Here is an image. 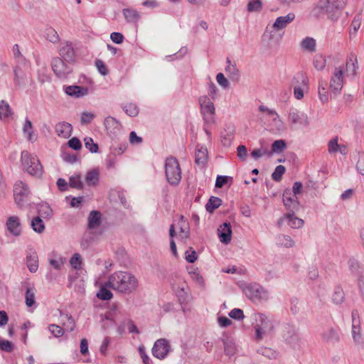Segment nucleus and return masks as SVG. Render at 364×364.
<instances>
[{"label": "nucleus", "instance_id": "48", "mask_svg": "<svg viewBox=\"0 0 364 364\" xmlns=\"http://www.w3.org/2000/svg\"><path fill=\"white\" fill-rule=\"evenodd\" d=\"M106 282L102 286L97 294V296L102 300H109L112 298V293L107 289Z\"/></svg>", "mask_w": 364, "mask_h": 364}, {"label": "nucleus", "instance_id": "57", "mask_svg": "<svg viewBox=\"0 0 364 364\" xmlns=\"http://www.w3.org/2000/svg\"><path fill=\"white\" fill-rule=\"evenodd\" d=\"M186 260L189 263H193L198 258L196 252L192 248L189 247L185 252Z\"/></svg>", "mask_w": 364, "mask_h": 364}, {"label": "nucleus", "instance_id": "11", "mask_svg": "<svg viewBox=\"0 0 364 364\" xmlns=\"http://www.w3.org/2000/svg\"><path fill=\"white\" fill-rule=\"evenodd\" d=\"M201 112L206 122L213 121L215 114V107L213 101L207 95H203L198 99Z\"/></svg>", "mask_w": 364, "mask_h": 364}, {"label": "nucleus", "instance_id": "6", "mask_svg": "<svg viewBox=\"0 0 364 364\" xmlns=\"http://www.w3.org/2000/svg\"><path fill=\"white\" fill-rule=\"evenodd\" d=\"M165 173L167 181L171 186H177L181 180V170L178 161L173 156L165 161Z\"/></svg>", "mask_w": 364, "mask_h": 364}, {"label": "nucleus", "instance_id": "37", "mask_svg": "<svg viewBox=\"0 0 364 364\" xmlns=\"http://www.w3.org/2000/svg\"><path fill=\"white\" fill-rule=\"evenodd\" d=\"M314 67L317 70H322L324 69L326 65V59L322 54H316L313 59Z\"/></svg>", "mask_w": 364, "mask_h": 364}, {"label": "nucleus", "instance_id": "27", "mask_svg": "<svg viewBox=\"0 0 364 364\" xmlns=\"http://www.w3.org/2000/svg\"><path fill=\"white\" fill-rule=\"evenodd\" d=\"M179 228V237L181 240L186 242V240L190 237V228L188 222L185 220L184 217L181 215L178 223Z\"/></svg>", "mask_w": 364, "mask_h": 364}, {"label": "nucleus", "instance_id": "5", "mask_svg": "<svg viewBox=\"0 0 364 364\" xmlns=\"http://www.w3.org/2000/svg\"><path fill=\"white\" fill-rule=\"evenodd\" d=\"M21 159L22 166L26 172L36 177L42 176L43 167L36 156L32 155L28 151H23Z\"/></svg>", "mask_w": 364, "mask_h": 364}, {"label": "nucleus", "instance_id": "39", "mask_svg": "<svg viewBox=\"0 0 364 364\" xmlns=\"http://www.w3.org/2000/svg\"><path fill=\"white\" fill-rule=\"evenodd\" d=\"M38 214L43 218H50L53 215V210L48 203H41L38 207Z\"/></svg>", "mask_w": 364, "mask_h": 364}, {"label": "nucleus", "instance_id": "23", "mask_svg": "<svg viewBox=\"0 0 364 364\" xmlns=\"http://www.w3.org/2000/svg\"><path fill=\"white\" fill-rule=\"evenodd\" d=\"M208 149L203 146L198 145L195 154V162L197 165L204 166L208 161Z\"/></svg>", "mask_w": 364, "mask_h": 364}, {"label": "nucleus", "instance_id": "10", "mask_svg": "<svg viewBox=\"0 0 364 364\" xmlns=\"http://www.w3.org/2000/svg\"><path fill=\"white\" fill-rule=\"evenodd\" d=\"M30 190L28 185L23 181H17L14 188V196L16 204L20 208L28 201Z\"/></svg>", "mask_w": 364, "mask_h": 364}, {"label": "nucleus", "instance_id": "49", "mask_svg": "<svg viewBox=\"0 0 364 364\" xmlns=\"http://www.w3.org/2000/svg\"><path fill=\"white\" fill-rule=\"evenodd\" d=\"M361 24V16L357 15L354 17L350 28V35L355 34Z\"/></svg>", "mask_w": 364, "mask_h": 364}, {"label": "nucleus", "instance_id": "9", "mask_svg": "<svg viewBox=\"0 0 364 364\" xmlns=\"http://www.w3.org/2000/svg\"><path fill=\"white\" fill-rule=\"evenodd\" d=\"M243 291L250 299L257 301L267 300L269 298V294L261 285L254 283L247 284Z\"/></svg>", "mask_w": 364, "mask_h": 364}, {"label": "nucleus", "instance_id": "24", "mask_svg": "<svg viewBox=\"0 0 364 364\" xmlns=\"http://www.w3.org/2000/svg\"><path fill=\"white\" fill-rule=\"evenodd\" d=\"M224 346V353L226 355L231 357L236 353L237 347L234 339L229 336H224L222 338Z\"/></svg>", "mask_w": 364, "mask_h": 364}, {"label": "nucleus", "instance_id": "58", "mask_svg": "<svg viewBox=\"0 0 364 364\" xmlns=\"http://www.w3.org/2000/svg\"><path fill=\"white\" fill-rule=\"evenodd\" d=\"M105 126L107 129H116L119 126V122L114 117H107L105 119Z\"/></svg>", "mask_w": 364, "mask_h": 364}, {"label": "nucleus", "instance_id": "40", "mask_svg": "<svg viewBox=\"0 0 364 364\" xmlns=\"http://www.w3.org/2000/svg\"><path fill=\"white\" fill-rule=\"evenodd\" d=\"M69 186L71 188L81 190L84 187V184L82 181L81 176L80 174H74L69 178Z\"/></svg>", "mask_w": 364, "mask_h": 364}, {"label": "nucleus", "instance_id": "1", "mask_svg": "<svg viewBox=\"0 0 364 364\" xmlns=\"http://www.w3.org/2000/svg\"><path fill=\"white\" fill-rule=\"evenodd\" d=\"M357 69V57L354 54L349 56L345 65L335 67L330 79L331 92L334 95L339 94L343 88L345 73L346 76H354Z\"/></svg>", "mask_w": 364, "mask_h": 364}, {"label": "nucleus", "instance_id": "32", "mask_svg": "<svg viewBox=\"0 0 364 364\" xmlns=\"http://www.w3.org/2000/svg\"><path fill=\"white\" fill-rule=\"evenodd\" d=\"M257 353L270 360H275L279 357V353L277 351L267 347L259 348L257 350Z\"/></svg>", "mask_w": 364, "mask_h": 364}, {"label": "nucleus", "instance_id": "33", "mask_svg": "<svg viewBox=\"0 0 364 364\" xmlns=\"http://www.w3.org/2000/svg\"><path fill=\"white\" fill-rule=\"evenodd\" d=\"M322 338L325 341L333 343L339 340L338 334L333 328H328L322 334Z\"/></svg>", "mask_w": 364, "mask_h": 364}, {"label": "nucleus", "instance_id": "4", "mask_svg": "<svg viewBox=\"0 0 364 364\" xmlns=\"http://www.w3.org/2000/svg\"><path fill=\"white\" fill-rule=\"evenodd\" d=\"M254 328L255 329V339L261 341L272 334L274 326L264 314H255Z\"/></svg>", "mask_w": 364, "mask_h": 364}, {"label": "nucleus", "instance_id": "8", "mask_svg": "<svg viewBox=\"0 0 364 364\" xmlns=\"http://www.w3.org/2000/svg\"><path fill=\"white\" fill-rule=\"evenodd\" d=\"M50 65L53 73L59 78H66L73 72V63L59 57L53 58Z\"/></svg>", "mask_w": 364, "mask_h": 364}, {"label": "nucleus", "instance_id": "61", "mask_svg": "<svg viewBox=\"0 0 364 364\" xmlns=\"http://www.w3.org/2000/svg\"><path fill=\"white\" fill-rule=\"evenodd\" d=\"M251 155L255 160H257L262 156H264V155L270 156L271 152L266 149H254L251 152Z\"/></svg>", "mask_w": 364, "mask_h": 364}, {"label": "nucleus", "instance_id": "34", "mask_svg": "<svg viewBox=\"0 0 364 364\" xmlns=\"http://www.w3.org/2000/svg\"><path fill=\"white\" fill-rule=\"evenodd\" d=\"M221 204L222 200L220 198L211 196L205 205V209L208 213H212L215 209L219 208Z\"/></svg>", "mask_w": 364, "mask_h": 364}, {"label": "nucleus", "instance_id": "12", "mask_svg": "<svg viewBox=\"0 0 364 364\" xmlns=\"http://www.w3.org/2000/svg\"><path fill=\"white\" fill-rule=\"evenodd\" d=\"M170 350L169 341L165 338H159L155 341L151 352L155 358L163 360L167 356Z\"/></svg>", "mask_w": 364, "mask_h": 364}, {"label": "nucleus", "instance_id": "38", "mask_svg": "<svg viewBox=\"0 0 364 364\" xmlns=\"http://www.w3.org/2000/svg\"><path fill=\"white\" fill-rule=\"evenodd\" d=\"M99 181V173L97 170L88 171L85 176V181L88 186H95Z\"/></svg>", "mask_w": 364, "mask_h": 364}, {"label": "nucleus", "instance_id": "50", "mask_svg": "<svg viewBox=\"0 0 364 364\" xmlns=\"http://www.w3.org/2000/svg\"><path fill=\"white\" fill-rule=\"evenodd\" d=\"M262 8V3L260 0H253L248 3L247 10L250 12H258Z\"/></svg>", "mask_w": 364, "mask_h": 364}, {"label": "nucleus", "instance_id": "16", "mask_svg": "<svg viewBox=\"0 0 364 364\" xmlns=\"http://www.w3.org/2000/svg\"><path fill=\"white\" fill-rule=\"evenodd\" d=\"M284 222L291 228H300L304 225V220L297 218L294 212H289L278 220V225L281 226Z\"/></svg>", "mask_w": 364, "mask_h": 364}, {"label": "nucleus", "instance_id": "52", "mask_svg": "<svg viewBox=\"0 0 364 364\" xmlns=\"http://www.w3.org/2000/svg\"><path fill=\"white\" fill-rule=\"evenodd\" d=\"M286 148V143L284 140H276L272 145V152L279 153Z\"/></svg>", "mask_w": 364, "mask_h": 364}, {"label": "nucleus", "instance_id": "54", "mask_svg": "<svg viewBox=\"0 0 364 364\" xmlns=\"http://www.w3.org/2000/svg\"><path fill=\"white\" fill-rule=\"evenodd\" d=\"M26 304L28 307H31L36 302L35 301V293L31 289H27L26 291Z\"/></svg>", "mask_w": 364, "mask_h": 364}, {"label": "nucleus", "instance_id": "28", "mask_svg": "<svg viewBox=\"0 0 364 364\" xmlns=\"http://www.w3.org/2000/svg\"><path fill=\"white\" fill-rule=\"evenodd\" d=\"M227 64L225 70L229 78L233 82H238L240 79V75L236 65L231 63L228 58H227Z\"/></svg>", "mask_w": 364, "mask_h": 364}, {"label": "nucleus", "instance_id": "62", "mask_svg": "<svg viewBox=\"0 0 364 364\" xmlns=\"http://www.w3.org/2000/svg\"><path fill=\"white\" fill-rule=\"evenodd\" d=\"M259 110L262 112H265L267 115L272 117V119L274 121L279 117V115L275 110L271 109L264 105H259Z\"/></svg>", "mask_w": 364, "mask_h": 364}, {"label": "nucleus", "instance_id": "53", "mask_svg": "<svg viewBox=\"0 0 364 364\" xmlns=\"http://www.w3.org/2000/svg\"><path fill=\"white\" fill-rule=\"evenodd\" d=\"M285 172V167L282 165H279L276 167L274 171L272 174V178L275 181H279L282 179V175Z\"/></svg>", "mask_w": 364, "mask_h": 364}, {"label": "nucleus", "instance_id": "47", "mask_svg": "<svg viewBox=\"0 0 364 364\" xmlns=\"http://www.w3.org/2000/svg\"><path fill=\"white\" fill-rule=\"evenodd\" d=\"M123 110L129 117H134L139 114V108L134 103H128L122 106Z\"/></svg>", "mask_w": 364, "mask_h": 364}, {"label": "nucleus", "instance_id": "63", "mask_svg": "<svg viewBox=\"0 0 364 364\" xmlns=\"http://www.w3.org/2000/svg\"><path fill=\"white\" fill-rule=\"evenodd\" d=\"M237 155L241 161H245L247 156V147L245 145H239L237 148Z\"/></svg>", "mask_w": 364, "mask_h": 364}, {"label": "nucleus", "instance_id": "13", "mask_svg": "<svg viewBox=\"0 0 364 364\" xmlns=\"http://www.w3.org/2000/svg\"><path fill=\"white\" fill-rule=\"evenodd\" d=\"M351 318V335L353 340L357 345H361L363 343L361 333V322L360 320L358 311L357 310H353L352 311Z\"/></svg>", "mask_w": 364, "mask_h": 364}, {"label": "nucleus", "instance_id": "18", "mask_svg": "<svg viewBox=\"0 0 364 364\" xmlns=\"http://www.w3.org/2000/svg\"><path fill=\"white\" fill-rule=\"evenodd\" d=\"M6 225L12 235L17 237L21 234V225L18 217L16 215L9 217Z\"/></svg>", "mask_w": 364, "mask_h": 364}, {"label": "nucleus", "instance_id": "14", "mask_svg": "<svg viewBox=\"0 0 364 364\" xmlns=\"http://www.w3.org/2000/svg\"><path fill=\"white\" fill-rule=\"evenodd\" d=\"M294 81L299 83L301 85L295 86L294 95L295 98L301 100L304 97V90L308 88L309 77L303 73H297L294 77Z\"/></svg>", "mask_w": 364, "mask_h": 364}, {"label": "nucleus", "instance_id": "36", "mask_svg": "<svg viewBox=\"0 0 364 364\" xmlns=\"http://www.w3.org/2000/svg\"><path fill=\"white\" fill-rule=\"evenodd\" d=\"M23 132L26 135V139L28 141H33L36 139L33 135L32 122L28 118L26 119L25 123L23 126Z\"/></svg>", "mask_w": 364, "mask_h": 364}, {"label": "nucleus", "instance_id": "15", "mask_svg": "<svg viewBox=\"0 0 364 364\" xmlns=\"http://www.w3.org/2000/svg\"><path fill=\"white\" fill-rule=\"evenodd\" d=\"M58 53L62 59L74 64L75 62V51L70 42L65 41L60 44Z\"/></svg>", "mask_w": 364, "mask_h": 364}, {"label": "nucleus", "instance_id": "59", "mask_svg": "<svg viewBox=\"0 0 364 364\" xmlns=\"http://www.w3.org/2000/svg\"><path fill=\"white\" fill-rule=\"evenodd\" d=\"M85 146L92 153H97L98 151V145L94 143L93 140L90 137H86L85 139Z\"/></svg>", "mask_w": 364, "mask_h": 364}, {"label": "nucleus", "instance_id": "46", "mask_svg": "<svg viewBox=\"0 0 364 364\" xmlns=\"http://www.w3.org/2000/svg\"><path fill=\"white\" fill-rule=\"evenodd\" d=\"M27 267L32 273L36 272L38 268V261L36 255H30L27 257Z\"/></svg>", "mask_w": 364, "mask_h": 364}, {"label": "nucleus", "instance_id": "17", "mask_svg": "<svg viewBox=\"0 0 364 364\" xmlns=\"http://www.w3.org/2000/svg\"><path fill=\"white\" fill-rule=\"evenodd\" d=\"M283 203L290 212L298 210L299 203L296 196L292 195L290 190H285L283 193Z\"/></svg>", "mask_w": 364, "mask_h": 364}, {"label": "nucleus", "instance_id": "2", "mask_svg": "<svg viewBox=\"0 0 364 364\" xmlns=\"http://www.w3.org/2000/svg\"><path fill=\"white\" fill-rule=\"evenodd\" d=\"M106 286L119 293L129 294L137 289L139 281L131 272L119 271L109 277Z\"/></svg>", "mask_w": 364, "mask_h": 364}, {"label": "nucleus", "instance_id": "41", "mask_svg": "<svg viewBox=\"0 0 364 364\" xmlns=\"http://www.w3.org/2000/svg\"><path fill=\"white\" fill-rule=\"evenodd\" d=\"M11 109L8 102L4 100H1L0 102V119H5L11 116Z\"/></svg>", "mask_w": 364, "mask_h": 364}, {"label": "nucleus", "instance_id": "29", "mask_svg": "<svg viewBox=\"0 0 364 364\" xmlns=\"http://www.w3.org/2000/svg\"><path fill=\"white\" fill-rule=\"evenodd\" d=\"M276 244L278 246L284 247H292L294 245V242L292 238L287 235L279 234L276 236Z\"/></svg>", "mask_w": 364, "mask_h": 364}, {"label": "nucleus", "instance_id": "64", "mask_svg": "<svg viewBox=\"0 0 364 364\" xmlns=\"http://www.w3.org/2000/svg\"><path fill=\"white\" fill-rule=\"evenodd\" d=\"M356 168L360 174L364 175V153L359 154Z\"/></svg>", "mask_w": 364, "mask_h": 364}, {"label": "nucleus", "instance_id": "60", "mask_svg": "<svg viewBox=\"0 0 364 364\" xmlns=\"http://www.w3.org/2000/svg\"><path fill=\"white\" fill-rule=\"evenodd\" d=\"M229 316L230 318L238 321H241L245 318L243 311L237 308L231 310L229 313Z\"/></svg>", "mask_w": 364, "mask_h": 364}, {"label": "nucleus", "instance_id": "45", "mask_svg": "<svg viewBox=\"0 0 364 364\" xmlns=\"http://www.w3.org/2000/svg\"><path fill=\"white\" fill-rule=\"evenodd\" d=\"M344 292L340 287L335 288L332 295V301L336 304H340L344 301Z\"/></svg>", "mask_w": 364, "mask_h": 364}, {"label": "nucleus", "instance_id": "25", "mask_svg": "<svg viewBox=\"0 0 364 364\" xmlns=\"http://www.w3.org/2000/svg\"><path fill=\"white\" fill-rule=\"evenodd\" d=\"M72 125L65 122H59L55 125V132L59 136L68 138L72 134Z\"/></svg>", "mask_w": 364, "mask_h": 364}, {"label": "nucleus", "instance_id": "44", "mask_svg": "<svg viewBox=\"0 0 364 364\" xmlns=\"http://www.w3.org/2000/svg\"><path fill=\"white\" fill-rule=\"evenodd\" d=\"M31 228L36 232L41 233L45 230V225L40 217H36L31 220Z\"/></svg>", "mask_w": 364, "mask_h": 364}, {"label": "nucleus", "instance_id": "22", "mask_svg": "<svg viewBox=\"0 0 364 364\" xmlns=\"http://www.w3.org/2000/svg\"><path fill=\"white\" fill-rule=\"evenodd\" d=\"M65 93L71 97L80 98L88 94V89L78 85H69L65 87Z\"/></svg>", "mask_w": 364, "mask_h": 364}, {"label": "nucleus", "instance_id": "51", "mask_svg": "<svg viewBox=\"0 0 364 364\" xmlns=\"http://www.w3.org/2000/svg\"><path fill=\"white\" fill-rule=\"evenodd\" d=\"M70 264L73 269L77 270L80 269L82 264L80 255L78 253L74 254V255L70 259Z\"/></svg>", "mask_w": 364, "mask_h": 364}, {"label": "nucleus", "instance_id": "21", "mask_svg": "<svg viewBox=\"0 0 364 364\" xmlns=\"http://www.w3.org/2000/svg\"><path fill=\"white\" fill-rule=\"evenodd\" d=\"M295 18V14L292 12L286 16L278 17L272 25L273 28L278 31L284 29L288 24L291 23Z\"/></svg>", "mask_w": 364, "mask_h": 364}, {"label": "nucleus", "instance_id": "55", "mask_svg": "<svg viewBox=\"0 0 364 364\" xmlns=\"http://www.w3.org/2000/svg\"><path fill=\"white\" fill-rule=\"evenodd\" d=\"M49 331L56 338L60 337L64 333V328L55 325V324H50L48 326Z\"/></svg>", "mask_w": 364, "mask_h": 364}, {"label": "nucleus", "instance_id": "35", "mask_svg": "<svg viewBox=\"0 0 364 364\" xmlns=\"http://www.w3.org/2000/svg\"><path fill=\"white\" fill-rule=\"evenodd\" d=\"M123 14L126 20L129 23H136L140 17L139 12L132 9H123Z\"/></svg>", "mask_w": 364, "mask_h": 364}, {"label": "nucleus", "instance_id": "31", "mask_svg": "<svg viewBox=\"0 0 364 364\" xmlns=\"http://www.w3.org/2000/svg\"><path fill=\"white\" fill-rule=\"evenodd\" d=\"M88 228L95 229L100 224V213L98 211L92 210L90 212L88 218Z\"/></svg>", "mask_w": 364, "mask_h": 364}, {"label": "nucleus", "instance_id": "26", "mask_svg": "<svg viewBox=\"0 0 364 364\" xmlns=\"http://www.w3.org/2000/svg\"><path fill=\"white\" fill-rule=\"evenodd\" d=\"M300 48L306 52L313 53L316 50V41L312 37H305L300 43Z\"/></svg>", "mask_w": 364, "mask_h": 364}, {"label": "nucleus", "instance_id": "7", "mask_svg": "<svg viewBox=\"0 0 364 364\" xmlns=\"http://www.w3.org/2000/svg\"><path fill=\"white\" fill-rule=\"evenodd\" d=\"M282 338L286 343L293 349H300L302 346V341L297 329L293 325L286 324L284 326Z\"/></svg>", "mask_w": 364, "mask_h": 364}, {"label": "nucleus", "instance_id": "3", "mask_svg": "<svg viewBox=\"0 0 364 364\" xmlns=\"http://www.w3.org/2000/svg\"><path fill=\"white\" fill-rule=\"evenodd\" d=\"M346 4V0H319L314 11L317 15L326 14L330 20L335 21Z\"/></svg>", "mask_w": 364, "mask_h": 364}, {"label": "nucleus", "instance_id": "20", "mask_svg": "<svg viewBox=\"0 0 364 364\" xmlns=\"http://www.w3.org/2000/svg\"><path fill=\"white\" fill-rule=\"evenodd\" d=\"M289 119L293 124H299L304 126L309 124L308 116L305 113L298 111L296 109H290Z\"/></svg>", "mask_w": 364, "mask_h": 364}, {"label": "nucleus", "instance_id": "30", "mask_svg": "<svg viewBox=\"0 0 364 364\" xmlns=\"http://www.w3.org/2000/svg\"><path fill=\"white\" fill-rule=\"evenodd\" d=\"M329 86L325 80H320L318 87V94L320 100L322 102H326L328 100Z\"/></svg>", "mask_w": 364, "mask_h": 364}, {"label": "nucleus", "instance_id": "56", "mask_svg": "<svg viewBox=\"0 0 364 364\" xmlns=\"http://www.w3.org/2000/svg\"><path fill=\"white\" fill-rule=\"evenodd\" d=\"M339 144L338 137H334L328 143V151L330 154H334L338 151Z\"/></svg>", "mask_w": 364, "mask_h": 364}, {"label": "nucleus", "instance_id": "42", "mask_svg": "<svg viewBox=\"0 0 364 364\" xmlns=\"http://www.w3.org/2000/svg\"><path fill=\"white\" fill-rule=\"evenodd\" d=\"M48 262L55 269L60 270L66 262V259L63 257H50Z\"/></svg>", "mask_w": 364, "mask_h": 364}, {"label": "nucleus", "instance_id": "19", "mask_svg": "<svg viewBox=\"0 0 364 364\" xmlns=\"http://www.w3.org/2000/svg\"><path fill=\"white\" fill-rule=\"evenodd\" d=\"M218 235L220 240L223 244H228L232 239V229L230 223L225 222L218 229Z\"/></svg>", "mask_w": 364, "mask_h": 364}, {"label": "nucleus", "instance_id": "43", "mask_svg": "<svg viewBox=\"0 0 364 364\" xmlns=\"http://www.w3.org/2000/svg\"><path fill=\"white\" fill-rule=\"evenodd\" d=\"M45 36L46 39L52 43H56L60 40L58 32L53 28H48L46 29Z\"/></svg>", "mask_w": 364, "mask_h": 364}]
</instances>
